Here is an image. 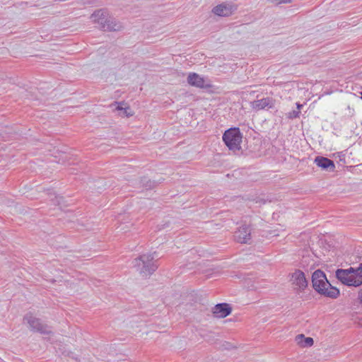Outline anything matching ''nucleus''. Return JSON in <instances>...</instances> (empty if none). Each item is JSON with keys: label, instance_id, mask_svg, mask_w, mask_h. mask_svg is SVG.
<instances>
[{"label": "nucleus", "instance_id": "obj_1", "mask_svg": "<svg viewBox=\"0 0 362 362\" xmlns=\"http://www.w3.org/2000/svg\"><path fill=\"white\" fill-rule=\"evenodd\" d=\"M313 288L319 293L332 298H337L339 295V291L332 286L327 281L325 274L317 269L312 275Z\"/></svg>", "mask_w": 362, "mask_h": 362}, {"label": "nucleus", "instance_id": "obj_2", "mask_svg": "<svg viewBox=\"0 0 362 362\" xmlns=\"http://www.w3.org/2000/svg\"><path fill=\"white\" fill-rule=\"evenodd\" d=\"M337 278L344 285L357 287L362 285V263L358 267L348 269H339L336 271Z\"/></svg>", "mask_w": 362, "mask_h": 362}, {"label": "nucleus", "instance_id": "obj_3", "mask_svg": "<svg viewBox=\"0 0 362 362\" xmlns=\"http://www.w3.org/2000/svg\"><path fill=\"white\" fill-rule=\"evenodd\" d=\"M337 278L344 285L357 287L362 285V263L358 267L348 269H339L336 271Z\"/></svg>", "mask_w": 362, "mask_h": 362}, {"label": "nucleus", "instance_id": "obj_4", "mask_svg": "<svg viewBox=\"0 0 362 362\" xmlns=\"http://www.w3.org/2000/svg\"><path fill=\"white\" fill-rule=\"evenodd\" d=\"M153 259V254H144L134 259L132 261V264L143 276H148L158 268V265Z\"/></svg>", "mask_w": 362, "mask_h": 362}, {"label": "nucleus", "instance_id": "obj_5", "mask_svg": "<svg viewBox=\"0 0 362 362\" xmlns=\"http://www.w3.org/2000/svg\"><path fill=\"white\" fill-rule=\"evenodd\" d=\"M223 140L230 150L237 151L240 148L242 134L238 128H230L224 132Z\"/></svg>", "mask_w": 362, "mask_h": 362}, {"label": "nucleus", "instance_id": "obj_6", "mask_svg": "<svg viewBox=\"0 0 362 362\" xmlns=\"http://www.w3.org/2000/svg\"><path fill=\"white\" fill-rule=\"evenodd\" d=\"M23 320L29 325L30 329L33 332L42 334L52 333L50 328L46 324H44L40 319L35 317L30 313L25 315Z\"/></svg>", "mask_w": 362, "mask_h": 362}, {"label": "nucleus", "instance_id": "obj_7", "mask_svg": "<svg viewBox=\"0 0 362 362\" xmlns=\"http://www.w3.org/2000/svg\"><path fill=\"white\" fill-rule=\"evenodd\" d=\"M291 280L294 286V289L297 291H303L308 286V281L305 274L300 270L295 271V272L292 274Z\"/></svg>", "mask_w": 362, "mask_h": 362}, {"label": "nucleus", "instance_id": "obj_8", "mask_svg": "<svg viewBox=\"0 0 362 362\" xmlns=\"http://www.w3.org/2000/svg\"><path fill=\"white\" fill-rule=\"evenodd\" d=\"M237 10V6L232 3H222L216 6L212 11L218 16H229Z\"/></svg>", "mask_w": 362, "mask_h": 362}, {"label": "nucleus", "instance_id": "obj_9", "mask_svg": "<svg viewBox=\"0 0 362 362\" xmlns=\"http://www.w3.org/2000/svg\"><path fill=\"white\" fill-rule=\"evenodd\" d=\"M235 240L240 243H248L251 238V229L247 225L241 226L234 234Z\"/></svg>", "mask_w": 362, "mask_h": 362}, {"label": "nucleus", "instance_id": "obj_10", "mask_svg": "<svg viewBox=\"0 0 362 362\" xmlns=\"http://www.w3.org/2000/svg\"><path fill=\"white\" fill-rule=\"evenodd\" d=\"M314 163L320 168L328 172H334L335 170V164L333 160L323 157L317 156Z\"/></svg>", "mask_w": 362, "mask_h": 362}, {"label": "nucleus", "instance_id": "obj_11", "mask_svg": "<svg viewBox=\"0 0 362 362\" xmlns=\"http://www.w3.org/2000/svg\"><path fill=\"white\" fill-rule=\"evenodd\" d=\"M274 106V100L271 98H264L254 100L251 103V107L255 110H261L266 107L272 108Z\"/></svg>", "mask_w": 362, "mask_h": 362}, {"label": "nucleus", "instance_id": "obj_12", "mask_svg": "<svg viewBox=\"0 0 362 362\" xmlns=\"http://www.w3.org/2000/svg\"><path fill=\"white\" fill-rule=\"evenodd\" d=\"M231 311V308L227 303H218L213 308L214 316L219 318L227 317L230 314Z\"/></svg>", "mask_w": 362, "mask_h": 362}, {"label": "nucleus", "instance_id": "obj_13", "mask_svg": "<svg viewBox=\"0 0 362 362\" xmlns=\"http://www.w3.org/2000/svg\"><path fill=\"white\" fill-rule=\"evenodd\" d=\"M109 13L103 9H100L95 11L90 16L92 21L100 25V28H103L105 25L107 18Z\"/></svg>", "mask_w": 362, "mask_h": 362}, {"label": "nucleus", "instance_id": "obj_14", "mask_svg": "<svg viewBox=\"0 0 362 362\" xmlns=\"http://www.w3.org/2000/svg\"><path fill=\"white\" fill-rule=\"evenodd\" d=\"M122 28V25L119 21L108 16L107 21L102 29L108 31H118L121 30Z\"/></svg>", "mask_w": 362, "mask_h": 362}, {"label": "nucleus", "instance_id": "obj_15", "mask_svg": "<svg viewBox=\"0 0 362 362\" xmlns=\"http://www.w3.org/2000/svg\"><path fill=\"white\" fill-rule=\"evenodd\" d=\"M187 82L189 85L197 88H204V79L196 73H190L187 76Z\"/></svg>", "mask_w": 362, "mask_h": 362}, {"label": "nucleus", "instance_id": "obj_16", "mask_svg": "<svg viewBox=\"0 0 362 362\" xmlns=\"http://www.w3.org/2000/svg\"><path fill=\"white\" fill-rule=\"evenodd\" d=\"M297 343L303 347H310L313 344V339L311 337H305L303 334H299L296 337Z\"/></svg>", "mask_w": 362, "mask_h": 362}, {"label": "nucleus", "instance_id": "obj_17", "mask_svg": "<svg viewBox=\"0 0 362 362\" xmlns=\"http://www.w3.org/2000/svg\"><path fill=\"white\" fill-rule=\"evenodd\" d=\"M119 115L122 116L129 117L133 115V112L132 111L131 108L129 106L126 105L123 110H122V112H119Z\"/></svg>", "mask_w": 362, "mask_h": 362}, {"label": "nucleus", "instance_id": "obj_18", "mask_svg": "<svg viewBox=\"0 0 362 362\" xmlns=\"http://www.w3.org/2000/svg\"><path fill=\"white\" fill-rule=\"evenodd\" d=\"M300 115V110H293L288 114V117L290 119L297 118Z\"/></svg>", "mask_w": 362, "mask_h": 362}, {"label": "nucleus", "instance_id": "obj_19", "mask_svg": "<svg viewBox=\"0 0 362 362\" xmlns=\"http://www.w3.org/2000/svg\"><path fill=\"white\" fill-rule=\"evenodd\" d=\"M115 105L116 106L115 110L120 112L122 110H123L126 106V104L124 103H116Z\"/></svg>", "mask_w": 362, "mask_h": 362}, {"label": "nucleus", "instance_id": "obj_20", "mask_svg": "<svg viewBox=\"0 0 362 362\" xmlns=\"http://www.w3.org/2000/svg\"><path fill=\"white\" fill-rule=\"evenodd\" d=\"M63 199L62 197L55 196L54 199L53 200L54 204L60 205L61 202Z\"/></svg>", "mask_w": 362, "mask_h": 362}, {"label": "nucleus", "instance_id": "obj_21", "mask_svg": "<svg viewBox=\"0 0 362 362\" xmlns=\"http://www.w3.org/2000/svg\"><path fill=\"white\" fill-rule=\"evenodd\" d=\"M358 300L361 303H362V289H361L358 292Z\"/></svg>", "mask_w": 362, "mask_h": 362}, {"label": "nucleus", "instance_id": "obj_22", "mask_svg": "<svg viewBox=\"0 0 362 362\" xmlns=\"http://www.w3.org/2000/svg\"><path fill=\"white\" fill-rule=\"evenodd\" d=\"M296 105H297L298 110H300V107L303 106L302 105H300L299 103H296Z\"/></svg>", "mask_w": 362, "mask_h": 362}, {"label": "nucleus", "instance_id": "obj_23", "mask_svg": "<svg viewBox=\"0 0 362 362\" xmlns=\"http://www.w3.org/2000/svg\"><path fill=\"white\" fill-rule=\"evenodd\" d=\"M90 1H83V4H90Z\"/></svg>", "mask_w": 362, "mask_h": 362}, {"label": "nucleus", "instance_id": "obj_24", "mask_svg": "<svg viewBox=\"0 0 362 362\" xmlns=\"http://www.w3.org/2000/svg\"><path fill=\"white\" fill-rule=\"evenodd\" d=\"M361 93V99H362V93Z\"/></svg>", "mask_w": 362, "mask_h": 362}]
</instances>
